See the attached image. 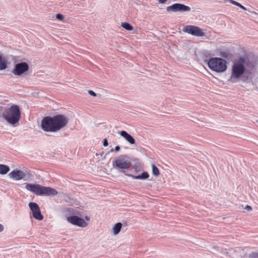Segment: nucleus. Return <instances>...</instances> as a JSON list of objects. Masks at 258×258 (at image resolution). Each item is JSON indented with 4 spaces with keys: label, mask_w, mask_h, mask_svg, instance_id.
I'll return each instance as SVG.
<instances>
[{
    "label": "nucleus",
    "mask_w": 258,
    "mask_h": 258,
    "mask_svg": "<svg viewBox=\"0 0 258 258\" xmlns=\"http://www.w3.org/2000/svg\"><path fill=\"white\" fill-rule=\"evenodd\" d=\"M69 122V119L63 114L44 117L41 123L42 130L47 132H56L64 127Z\"/></svg>",
    "instance_id": "nucleus-1"
},
{
    "label": "nucleus",
    "mask_w": 258,
    "mask_h": 258,
    "mask_svg": "<svg viewBox=\"0 0 258 258\" xmlns=\"http://www.w3.org/2000/svg\"><path fill=\"white\" fill-rule=\"evenodd\" d=\"M21 116L20 107L17 105H12L9 108L0 106V117L14 127L19 125Z\"/></svg>",
    "instance_id": "nucleus-2"
},
{
    "label": "nucleus",
    "mask_w": 258,
    "mask_h": 258,
    "mask_svg": "<svg viewBox=\"0 0 258 258\" xmlns=\"http://www.w3.org/2000/svg\"><path fill=\"white\" fill-rule=\"evenodd\" d=\"M246 58L243 56H240L237 60H235L232 66L231 76L228 81L232 83L239 81V79L243 75L246 71L245 63Z\"/></svg>",
    "instance_id": "nucleus-3"
},
{
    "label": "nucleus",
    "mask_w": 258,
    "mask_h": 258,
    "mask_svg": "<svg viewBox=\"0 0 258 258\" xmlns=\"http://www.w3.org/2000/svg\"><path fill=\"white\" fill-rule=\"evenodd\" d=\"M27 190L32 192L37 196H56L58 192L53 188L46 187L38 184L25 183Z\"/></svg>",
    "instance_id": "nucleus-4"
},
{
    "label": "nucleus",
    "mask_w": 258,
    "mask_h": 258,
    "mask_svg": "<svg viewBox=\"0 0 258 258\" xmlns=\"http://www.w3.org/2000/svg\"><path fill=\"white\" fill-rule=\"evenodd\" d=\"M209 68L217 73L225 72L227 68V62L220 57H212L207 62Z\"/></svg>",
    "instance_id": "nucleus-5"
},
{
    "label": "nucleus",
    "mask_w": 258,
    "mask_h": 258,
    "mask_svg": "<svg viewBox=\"0 0 258 258\" xmlns=\"http://www.w3.org/2000/svg\"><path fill=\"white\" fill-rule=\"evenodd\" d=\"M131 165L130 159L126 155L118 156L112 162L113 167L117 169H122L121 173L124 170L130 168Z\"/></svg>",
    "instance_id": "nucleus-6"
},
{
    "label": "nucleus",
    "mask_w": 258,
    "mask_h": 258,
    "mask_svg": "<svg viewBox=\"0 0 258 258\" xmlns=\"http://www.w3.org/2000/svg\"><path fill=\"white\" fill-rule=\"evenodd\" d=\"M29 66L26 62H21L15 64L12 72L15 75L20 76L28 72Z\"/></svg>",
    "instance_id": "nucleus-7"
},
{
    "label": "nucleus",
    "mask_w": 258,
    "mask_h": 258,
    "mask_svg": "<svg viewBox=\"0 0 258 258\" xmlns=\"http://www.w3.org/2000/svg\"><path fill=\"white\" fill-rule=\"evenodd\" d=\"M182 30L184 32L196 36H203L205 35V33L202 29L199 27L194 25L186 26Z\"/></svg>",
    "instance_id": "nucleus-8"
},
{
    "label": "nucleus",
    "mask_w": 258,
    "mask_h": 258,
    "mask_svg": "<svg viewBox=\"0 0 258 258\" xmlns=\"http://www.w3.org/2000/svg\"><path fill=\"white\" fill-rule=\"evenodd\" d=\"M191 9L189 6H185L183 4L175 3L171 6L167 7L166 10L167 12H188L190 11Z\"/></svg>",
    "instance_id": "nucleus-9"
},
{
    "label": "nucleus",
    "mask_w": 258,
    "mask_h": 258,
    "mask_svg": "<svg viewBox=\"0 0 258 258\" xmlns=\"http://www.w3.org/2000/svg\"><path fill=\"white\" fill-rule=\"evenodd\" d=\"M29 207L31 210L33 217L36 220H42L43 219V216L41 213L39 205L34 202H30L29 204Z\"/></svg>",
    "instance_id": "nucleus-10"
},
{
    "label": "nucleus",
    "mask_w": 258,
    "mask_h": 258,
    "mask_svg": "<svg viewBox=\"0 0 258 258\" xmlns=\"http://www.w3.org/2000/svg\"><path fill=\"white\" fill-rule=\"evenodd\" d=\"M67 221L70 223L81 227H85L87 225V223L85 220L77 216H71L67 218Z\"/></svg>",
    "instance_id": "nucleus-11"
},
{
    "label": "nucleus",
    "mask_w": 258,
    "mask_h": 258,
    "mask_svg": "<svg viewBox=\"0 0 258 258\" xmlns=\"http://www.w3.org/2000/svg\"><path fill=\"white\" fill-rule=\"evenodd\" d=\"M228 252L234 258L244 257L246 254L244 249L240 247L230 249Z\"/></svg>",
    "instance_id": "nucleus-12"
},
{
    "label": "nucleus",
    "mask_w": 258,
    "mask_h": 258,
    "mask_svg": "<svg viewBox=\"0 0 258 258\" xmlns=\"http://www.w3.org/2000/svg\"><path fill=\"white\" fill-rule=\"evenodd\" d=\"M9 176L16 180H19L26 177V173L21 170H14L10 173Z\"/></svg>",
    "instance_id": "nucleus-13"
},
{
    "label": "nucleus",
    "mask_w": 258,
    "mask_h": 258,
    "mask_svg": "<svg viewBox=\"0 0 258 258\" xmlns=\"http://www.w3.org/2000/svg\"><path fill=\"white\" fill-rule=\"evenodd\" d=\"M122 172L125 175L129 176V177H131L133 179H136L145 180V179H148L149 177V174L146 171H144V172H142L141 174L138 175H134L132 174L127 173H126V172L125 171H122Z\"/></svg>",
    "instance_id": "nucleus-14"
},
{
    "label": "nucleus",
    "mask_w": 258,
    "mask_h": 258,
    "mask_svg": "<svg viewBox=\"0 0 258 258\" xmlns=\"http://www.w3.org/2000/svg\"><path fill=\"white\" fill-rule=\"evenodd\" d=\"M130 144L133 145L136 143L135 139L130 134L125 131H122L118 133Z\"/></svg>",
    "instance_id": "nucleus-15"
},
{
    "label": "nucleus",
    "mask_w": 258,
    "mask_h": 258,
    "mask_svg": "<svg viewBox=\"0 0 258 258\" xmlns=\"http://www.w3.org/2000/svg\"><path fill=\"white\" fill-rule=\"evenodd\" d=\"M122 226V224L120 222H118L114 225L112 228L114 235H117L119 233L121 229Z\"/></svg>",
    "instance_id": "nucleus-16"
},
{
    "label": "nucleus",
    "mask_w": 258,
    "mask_h": 258,
    "mask_svg": "<svg viewBox=\"0 0 258 258\" xmlns=\"http://www.w3.org/2000/svg\"><path fill=\"white\" fill-rule=\"evenodd\" d=\"M7 68V60L0 54V70H4Z\"/></svg>",
    "instance_id": "nucleus-17"
},
{
    "label": "nucleus",
    "mask_w": 258,
    "mask_h": 258,
    "mask_svg": "<svg viewBox=\"0 0 258 258\" xmlns=\"http://www.w3.org/2000/svg\"><path fill=\"white\" fill-rule=\"evenodd\" d=\"M10 171V167L9 166L4 165V164H0V174H6Z\"/></svg>",
    "instance_id": "nucleus-18"
},
{
    "label": "nucleus",
    "mask_w": 258,
    "mask_h": 258,
    "mask_svg": "<svg viewBox=\"0 0 258 258\" xmlns=\"http://www.w3.org/2000/svg\"><path fill=\"white\" fill-rule=\"evenodd\" d=\"M152 174L155 176H158L160 174V171L157 167L154 164L152 165Z\"/></svg>",
    "instance_id": "nucleus-19"
},
{
    "label": "nucleus",
    "mask_w": 258,
    "mask_h": 258,
    "mask_svg": "<svg viewBox=\"0 0 258 258\" xmlns=\"http://www.w3.org/2000/svg\"><path fill=\"white\" fill-rule=\"evenodd\" d=\"M121 26L126 30L131 31L133 29V27L128 23H122Z\"/></svg>",
    "instance_id": "nucleus-20"
},
{
    "label": "nucleus",
    "mask_w": 258,
    "mask_h": 258,
    "mask_svg": "<svg viewBox=\"0 0 258 258\" xmlns=\"http://www.w3.org/2000/svg\"><path fill=\"white\" fill-rule=\"evenodd\" d=\"M227 1H229L231 4L240 7V8L242 9L243 10H247V9L245 7H244L243 5H242L240 3L237 2L235 1H233V0H227Z\"/></svg>",
    "instance_id": "nucleus-21"
},
{
    "label": "nucleus",
    "mask_w": 258,
    "mask_h": 258,
    "mask_svg": "<svg viewBox=\"0 0 258 258\" xmlns=\"http://www.w3.org/2000/svg\"><path fill=\"white\" fill-rule=\"evenodd\" d=\"M220 56L223 58L229 59L231 57V54L226 51H222L220 52Z\"/></svg>",
    "instance_id": "nucleus-22"
},
{
    "label": "nucleus",
    "mask_w": 258,
    "mask_h": 258,
    "mask_svg": "<svg viewBox=\"0 0 258 258\" xmlns=\"http://www.w3.org/2000/svg\"><path fill=\"white\" fill-rule=\"evenodd\" d=\"M247 258H258V252H252L248 254Z\"/></svg>",
    "instance_id": "nucleus-23"
},
{
    "label": "nucleus",
    "mask_w": 258,
    "mask_h": 258,
    "mask_svg": "<svg viewBox=\"0 0 258 258\" xmlns=\"http://www.w3.org/2000/svg\"><path fill=\"white\" fill-rule=\"evenodd\" d=\"M56 18L59 21H63L64 16L61 14L58 13L56 15Z\"/></svg>",
    "instance_id": "nucleus-24"
},
{
    "label": "nucleus",
    "mask_w": 258,
    "mask_h": 258,
    "mask_svg": "<svg viewBox=\"0 0 258 258\" xmlns=\"http://www.w3.org/2000/svg\"><path fill=\"white\" fill-rule=\"evenodd\" d=\"M120 150V146H116L114 148H112L110 150L111 152H113L114 151L118 152Z\"/></svg>",
    "instance_id": "nucleus-25"
},
{
    "label": "nucleus",
    "mask_w": 258,
    "mask_h": 258,
    "mask_svg": "<svg viewBox=\"0 0 258 258\" xmlns=\"http://www.w3.org/2000/svg\"><path fill=\"white\" fill-rule=\"evenodd\" d=\"M88 93L91 95V96H93L94 97H96L97 96V94L96 93H95L92 90H89L88 91Z\"/></svg>",
    "instance_id": "nucleus-26"
},
{
    "label": "nucleus",
    "mask_w": 258,
    "mask_h": 258,
    "mask_svg": "<svg viewBox=\"0 0 258 258\" xmlns=\"http://www.w3.org/2000/svg\"><path fill=\"white\" fill-rule=\"evenodd\" d=\"M103 145L104 146V147H106L108 145V140L106 138L104 139L103 141Z\"/></svg>",
    "instance_id": "nucleus-27"
},
{
    "label": "nucleus",
    "mask_w": 258,
    "mask_h": 258,
    "mask_svg": "<svg viewBox=\"0 0 258 258\" xmlns=\"http://www.w3.org/2000/svg\"><path fill=\"white\" fill-rule=\"evenodd\" d=\"M245 209L247 210V211H251L252 210V208L250 206L247 205L245 207Z\"/></svg>",
    "instance_id": "nucleus-28"
},
{
    "label": "nucleus",
    "mask_w": 258,
    "mask_h": 258,
    "mask_svg": "<svg viewBox=\"0 0 258 258\" xmlns=\"http://www.w3.org/2000/svg\"><path fill=\"white\" fill-rule=\"evenodd\" d=\"M167 0H158V2L161 4H164L165 3Z\"/></svg>",
    "instance_id": "nucleus-29"
},
{
    "label": "nucleus",
    "mask_w": 258,
    "mask_h": 258,
    "mask_svg": "<svg viewBox=\"0 0 258 258\" xmlns=\"http://www.w3.org/2000/svg\"><path fill=\"white\" fill-rule=\"evenodd\" d=\"M4 230V226L3 225L0 224V232H2Z\"/></svg>",
    "instance_id": "nucleus-30"
},
{
    "label": "nucleus",
    "mask_w": 258,
    "mask_h": 258,
    "mask_svg": "<svg viewBox=\"0 0 258 258\" xmlns=\"http://www.w3.org/2000/svg\"><path fill=\"white\" fill-rule=\"evenodd\" d=\"M71 199L70 197H68V200H66V201L68 202H70Z\"/></svg>",
    "instance_id": "nucleus-31"
},
{
    "label": "nucleus",
    "mask_w": 258,
    "mask_h": 258,
    "mask_svg": "<svg viewBox=\"0 0 258 258\" xmlns=\"http://www.w3.org/2000/svg\"><path fill=\"white\" fill-rule=\"evenodd\" d=\"M85 218L87 220L89 221L90 220V218L88 216H86Z\"/></svg>",
    "instance_id": "nucleus-32"
}]
</instances>
